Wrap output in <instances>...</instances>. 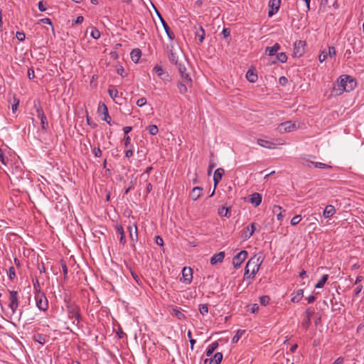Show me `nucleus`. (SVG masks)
Wrapping results in <instances>:
<instances>
[{"label":"nucleus","instance_id":"a18cd8bd","mask_svg":"<svg viewBox=\"0 0 364 364\" xmlns=\"http://www.w3.org/2000/svg\"><path fill=\"white\" fill-rule=\"evenodd\" d=\"M199 311L202 315H205L208 312V304H200L199 305Z\"/></svg>","mask_w":364,"mask_h":364},{"label":"nucleus","instance_id":"de8ad7c7","mask_svg":"<svg viewBox=\"0 0 364 364\" xmlns=\"http://www.w3.org/2000/svg\"><path fill=\"white\" fill-rule=\"evenodd\" d=\"M8 276L11 280H13L16 277V272L14 267H10L9 269Z\"/></svg>","mask_w":364,"mask_h":364},{"label":"nucleus","instance_id":"c85d7f7f","mask_svg":"<svg viewBox=\"0 0 364 364\" xmlns=\"http://www.w3.org/2000/svg\"><path fill=\"white\" fill-rule=\"evenodd\" d=\"M218 213L221 217L230 218L231 216L230 208L225 206L220 207Z\"/></svg>","mask_w":364,"mask_h":364},{"label":"nucleus","instance_id":"603ef678","mask_svg":"<svg viewBox=\"0 0 364 364\" xmlns=\"http://www.w3.org/2000/svg\"><path fill=\"white\" fill-rule=\"evenodd\" d=\"M131 274L132 276V277L134 278V279L135 280V282L139 284V285H141V280L140 279V277L136 274V272H134V271L131 270Z\"/></svg>","mask_w":364,"mask_h":364},{"label":"nucleus","instance_id":"3c124183","mask_svg":"<svg viewBox=\"0 0 364 364\" xmlns=\"http://www.w3.org/2000/svg\"><path fill=\"white\" fill-rule=\"evenodd\" d=\"M91 36L94 39H98L100 38V32L99 31V30H97L96 28H92V30L91 31Z\"/></svg>","mask_w":364,"mask_h":364},{"label":"nucleus","instance_id":"338daca9","mask_svg":"<svg viewBox=\"0 0 364 364\" xmlns=\"http://www.w3.org/2000/svg\"><path fill=\"white\" fill-rule=\"evenodd\" d=\"M38 6L39 11H41L42 12L45 11L46 10V8L43 1H41L38 2Z\"/></svg>","mask_w":364,"mask_h":364},{"label":"nucleus","instance_id":"ea45409f","mask_svg":"<svg viewBox=\"0 0 364 364\" xmlns=\"http://www.w3.org/2000/svg\"><path fill=\"white\" fill-rule=\"evenodd\" d=\"M277 58L278 61H279L282 63H286L287 60V56L286 53H283V52L277 53Z\"/></svg>","mask_w":364,"mask_h":364},{"label":"nucleus","instance_id":"4468645a","mask_svg":"<svg viewBox=\"0 0 364 364\" xmlns=\"http://www.w3.org/2000/svg\"><path fill=\"white\" fill-rule=\"evenodd\" d=\"M183 282L190 284L193 279V271L191 267H184L182 270Z\"/></svg>","mask_w":364,"mask_h":364},{"label":"nucleus","instance_id":"aec40b11","mask_svg":"<svg viewBox=\"0 0 364 364\" xmlns=\"http://www.w3.org/2000/svg\"><path fill=\"white\" fill-rule=\"evenodd\" d=\"M128 230L129 232V237L132 241L137 240L138 238V230L136 224H133V225H129L128 227Z\"/></svg>","mask_w":364,"mask_h":364},{"label":"nucleus","instance_id":"a19ab883","mask_svg":"<svg viewBox=\"0 0 364 364\" xmlns=\"http://www.w3.org/2000/svg\"><path fill=\"white\" fill-rule=\"evenodd\" d=\"M173 315L177 317L178 319L182 320L185 318V315L183 314L179 309H173Z\"/></svg>","mask_w":364,"mask_h":364},{"label":"nucleus","instance_id":"e2e57ef3","mask_svg":"<svg viewBox=\"0 0 364 364\" xmlns=\"http://www.w3.org/2000/svg\"><path fill=\"white\" fill-rule=\"evenodd\" d=\"M154 70L157 73V75L159 76H161L162 74H163V70H162V68L159 66V65H156L154 68Z\"/></svg>","mask_w":364,"mask_h":364},{"label":"nucleus","instance_id":"dca6fc26","mask_svg":"<svg viewBox=\"0 0 364 364\" xmlns=\"http://www.w3.org/2000/svg\"><path fill=\"white\" fill-rule=\"evenodd\" d=\"M225 174V171L222 168H218L215 171L213 176V181L215 187L221 181L223 176Z\"/></svg>","mask_w":364,"mask_h":364},{"label":"nucleus","instance_id":"680f3d73","mask_svg":"<svg viewBox=\"0 0 364 364\" xmlns=\"http://www.w3.org/2000/svg\"><path fill=\"white\" fill-rule=\"evenodd\" d=\"M93 154L96 157H100L102 156V151L99 147H95L93 149Z\"/></svg>","mask_w":364,"mask_h":364},{"label":"nucleus","instance_id":"6e6d98bb","mask_svg":"<svg viewBox=\"0 0 364 364\" xmlns=\"http://www.w3.org/2000/svg\"><path fill=\"white\" fill-rule=\"evenodd\" d=\"M146 104V99L145 97H141V98H139L137 101H136V105L138 107H143L144 105H145Z\"/></svg>","mask_w":364,"mask_h":364},{"label":"nucleus","instance_id":"f8f14e48","mask_svg":"<svg viewBox=\"0 0 364 364\" xmlns=\"http://www.w3.org/2000/svg\"><path fill=\"white\" fill-rule=\"evenodd\" d=\"M255 230V223H252L250 224V225L247 226L245 228L241 234V237L243 240H248L254 233Z\"/></svg>","mask_w":364,"mask_h":364},{"label":"nucleus","instance_id":"bf43d9fd","mask_svg":"<svg viewBox=\"0 0 364 364\" xmlns=\"http://www.w3.org/2000/svg\"><path fill=\"white\" fill-rule=\"evenodd\" d=\"M16 38H18V41H23L25 40L26 35L23 32L18 31L16 33Z\"/></svg>","mask_w":364,"mask_h":364},{"label":"nucleus","instance_id":"2eb2a0df","mask_svg":"<svg viewBox=\"0 0 364 364\" xmlns=\"http://www.w3.org/2000/svg\"><path fill=\"white\" fill-rule=\"evenodd\" d=\"M108 93L110 96V97L117 104L122 105V102L120 101L122 100V97H119V92L118 90L114 87L111 86L110 88L108 90Z\"/></svg>","mask_w":364,"mask_h":364},{"label":"nucleus","instance_id":"9d476101","mask_svg":"<svg viewBox=\"0 0 364 364\" xmlns=\"http://www.w3.org/2000/svg\"><path fill=\"white\" fill-rule=\"evenodd\" d=\"M247 252L246 250H242L239 253L235 255L232 259V264L235 268H238L240 267L242 263L245 260L247 257Z\"/></svg>","mask_w":364,"mask_h":364},{"label":"nucleus","instance_id":"a211bd4d","mask_svg":"<svg viewBox=\"0 0 364 364\" xmlns=\"http://www.w3.org/2000/svg\"><path fill=\"white\" fill-rule=\"evenodd\" d=\"M225 257V252H220L218 254L214 255L210 260V262L212 265H215L218 263H220L223 261Z\"/></svg>","mask_w":364,"mask_h":364},{"label":"nucleus","instance_id":"c9c22d12","mask_svg":"<svg viewBox=\"0 0 364 364\" xmlns=\"http://www.w3.org/2000/svg\"><path fill=\"white\" fill-rule=\"evenodd\" d=\"M33 339L40 344H44L46 343V336L41 333L34 336Z\"/></svg>","mask_w":364,"mask_h":364},{"label":"nucleus","instance_id":"473e14b6","mask_svg":"<svg viewBox=\"0 0 364 364\" xmlns=\"http://www.w3.org/2000/svg\"><path fill=\"white\" fill-rule=\"evenodd\" d=\"M218 347V343L215 341L210 344L206 349V355L210 357L212 355L215 349Z\"/></svg>","mask_w":364,"mask_h":364},{"label":"nucleus","instance_id":"c756f323","mask_svg":"<svg viewBox=\"0 0 364 364\" xmlns=\"http://www.w3.org/2000/svg\"><path fill=\"white\" fill-rule=\"evenodd\" d=\"M223 359V354L221 353H216L213 358L209 359L208 364H220Z\"/></svg>","mask_w":364,"mask_h":364},{"label":"nucleus","instance_id":"7c9ffc66","mask_svg":"<svg viewBox=\"0 0 364 364\" xmlns=\"http://www.w3.org/2000/svg\"><path fill=\"white\" fill-rule=\"evenodd\" d=\"M257 144L262 146V147H265V148H267V149H274V144L271 141H269L267 140H264V139H257Z\"/></svg>","mask_w":364,"mask_h":364},{"label":"nucleus","instance_id":"864d4df0","mask_svg":"<svg viewBox=\"0 0 364 364\" xmlns=\"http://www.w3.org/2000/svg\"><path fill=\"white\" fill-rule=\"evenodd\" d=\"M145 183L146 193L145 196H146L151 191H152V185L148 181Z\"/></svg>","mask_w":364,"mask_h":364},{"label":"nucleus","instance_id":"423d86ee","mask_svg":"<svg viewBox=\"0 0 364 364\" xmlns=\"http://www.w3.org/2000/svg\"><path fill=\"white\" fill-rule=\"evenodd\" d=\"M306 42L304 41H296L294 44L293 57H301L305 53Z\"/></svg>","mask_w":364,"mask_h":364},{"label":"nucleus","instance_id":"774afa93","mask_svg":"<svg viewBox=\"0 0 364 364\" xmlns=\"http://www.w3.org/2000/svg\"><path fill=\"white\" fill-rule=\"evenodd\" d=\"M344 358L343 357L338 358L332 364H343Z\"/></svg>","mask_w":364,"mask_h":364},{"label":"nucleus","instance_id":"13d9d810","mask_svg":"<svg viewBox=\"0 0 364 364\" xmlns=\"http://www.w3.org/2000/svg\"><path fill=\"white\" fill-rule=\"evenodd\" d=\"M328 55L330 57H334L336 54V48L333 46L328 47Z\"/></svg>","mask_w":364,"mask_h":364},{"label":"nucleus","instance_id":"052dcab7","mask_svg":"<svg viewBox=\"0 0 364 364\" xmlns=\"http://www.w3.org/2000/svg\"><path fill=\"white\" fill-rule=\"evenodd\" d=\"M155 242L159 246H163L164 240L161 237L158 235L155 237Z\"/></svg>","mask_w":364,"mask_h":364},{"label":"nucleus","instance_id":"69168bd1","mask_svg":"<svg viewBox=\"0 0 364 364\" xmlns=\"http://www.w3.org/2000/svg\"><path fill=\"white\" fill-rule=\"evenodd\" d=\"M357 333H362L364 334V321L360 323L357 328Z\"/></svg>","mask_w":364,"mask_h":364},{"label":"nucleus","instance_id":"39448f33","mask_svg":"<svg viewBox=\"0 0 364 364\" xmlns=\"http://www.w3.org/2000/svg\"><path fill=\"white\" fill-rule=\"evenodd\" d=\"M36 306L41 311H46L48 309V301L46 294L43 293H37L35 294Z\"/></svg>","mask_w":364,"mask_h":364},{"label":"nucleus","instance_id":"58836bf2","mask_svg":"<svg viewBox=\"0 0 364 364\" xmlns=\"http://www.w3.org/2000/svg\"><path fill=\"white\" fill-rule=\"evenodd\" d=\"M245 333V331L244 330H238L236 333V334L233 336L232 339V342L233 343H237L239 339L241 338V336H242V334Z\"/></svg>","mask_w":364,"mask_h":364},{"label":"nucleus","instance_id":"f3484780","mask_svg":"<svg viewBox=\"0 0 364 364\" xmlns=\"http://www.w3.org/2000/svg\"><path fill=\"white\" fill-rule=\"evenodd\" d=\"M262 195L259 193H254L250 196V202L255 207L259 206L262 203Z\"/></svg>","mask_w":364,"mask_h":364},{"label":"nucleus","instance_id":"37998d69","mask_svg":"<svg viewBox=\"0 0 364 364\" xmlns=\"http://www.w3.org/2000/svg\"><path fill=\"white\" fill-rule=\"evenodd\" d=\"M270 298L269 296L264 295L259 297V302L262 305L266 306L269 303Z\"/></svg>","mask_w":364,"mask_h":364},{"label":"nucleus","instance_id":"6e6552de","mask_svg":"<svg viewBox=\"0 0 364 364\" xmlns=\"http://www.w3.org/2000/svg\"><path fill=\"white\" fill-rule=\"evenodd\" d=\"M97 112L100 114L103 115L102 120L105 121L109 125H112L111 117L109 114L108 108L103 102H100L98 105Z\"/></svg>","mask_w":364,"mask_h":364},{"label":"nucleus","instance_id":"ddd939ff","mask_svg":"<svg viewBox=\"0 0 364 364\" xmlns=\"http://www.w3.org/2000/svg\"><path fill=\"white\" fill-rule=\"evenodd\" d=\"M281 0H269V12L268 16L272 17L274 14H276L280 7Z\"/></svg>","mask_w":364,"mask_h":364},{"label":"nucleus","instance_id":"79ce46f5","mask_svg":"<svg viewBox=\"0 0 364 364\" xmlns=\"http://www.w3.org/2000/svg\"><path fill=\"white\" fill-rule=\"evenodd\" d=\"M313 166L315 168H323V169L331 168V166L330 165H328L326 164H323V163H321V162H314V165Z\"/></svg>","mask_w":364,"mask_h":364},{"label":"nucleus","instance_id":"e433bc0d","mask_svg":"<svg viewBox=\"0 0 364 364\" xmlns=\"http://www.w3.org/2000/svg\"><path fill=\"white\" fill-rule=\"evenodd\" d=\"M33 282L34 294H36L37 293H43L41 290V286H40L38 279L37 278H36L35 279H33Z\"/></svg>","mask_w":364,"mask_h":364},{"label":"nucleus","instance_id":"cd10ccee","mask_svg":"<svg viewBox=\"0 0 364 364\" xmlns=\"http://www.w3.org/2000/svg\"><path fill=\"white\" fill-rule=\"evenodd\" d=\"M130 55L132 61H134V63H138L141 56V51L139 48H135L132 50V51L130 53Z\"/></svg>","mask_w":364,"mask_h":364},{"label":"nucleus","instance_id":"c03bdc74","mask_svg":"<svg viewBox=\"0 0 364 364\" xmlns=\"http://www.w3.org/2000/svg\"><path fill=\"white\" fill-rule=\"evenodd\" d=\"M301 216L300 215H297L292 218L290 223L291 225L294 226V225H296L297 224H299L301 222Z\"/></svg>","mask_w":364,"mask_h":364},{"label":"nucleus","instance_id":"0eeeda50","mask_svg":"<svg viewBox=\"0 0 364 364\" xmlns=\"http://www.w3.org/2000/svg\"><path fill=\"white\" fill-rule=\"evenodd\" d=\"M297 129V127L295 123H293L291 121H287L279 124L277 127V131L284 134L286 132H290Z\"/></svg>","mask_w":364,"mask_h":364},{"label":"nucleus","instance_id":"4c0bfd02","mask_svg":"<svg viewBox=\"0 0 364 364\" xmlns=\"http://www.w3.org/2000/svg\"><path fill=\"white\" fill-rule=\"evenodd\" d=\"M146 129L151 135H156L159 132V129L156 125L152 124L147 127Z\"/></svg>","mask_w":364,"mask_h":364},{"label":"nucleus","instance_id":"393cba45","mask_svg":"<svg viewBox=\"0 0 364 364\" xmlns=\"http://www.w3.org/2000/svg\"><path fill=\"white\" fill-rule=\"evenodd\" d=\"M196 38L198 39L199 43H202L205 39V31L202 26H199V28L196 31Z\"/></svg>","mask_w":364,"mask_h":364},{"label":"nucleus","instance_id":"8fccbe9b","mask_svg":"<svg viewBox=\"0 0 364 364\" xmlns=\"http://www.w3.org/2000/svg\"><path fill=\"white\" fill-rule=\"evenodd\" d=\"M301 164L304 165V166H306L307 167H311V165H314V161H311L309 159H307L306 157H302L301 158Z\"/></svg>","mask_w":364,"mask_h":364},{"label":"nucleus","instance_id":"72a5a7b5","mask_svg":"<svg viewBox=\"0 0 364 364\" xmlns=\"http://www.w3.org/2000/svg\"><path fill=\"white\" fill-rule=\"evenodd\" d=\"M153 168L152 166H148L146 170L140 175V179L144 180V182H147L149 180V174L151 171H152Z\"/></svg>","mask_w":364,"mask_h":364},{"label":"nucleus","instance_id":"a878e982","mask_svg":"<svg viewBox=\"0 0 364 364\" xmlns=\"http://www.w3.org/2000/svg\"><path fill=\"white\" fill-rule=\"evenodd\" d=\"M115 230L119 234V236H120L119 242H120V243H122L124 245L126 243V239H125V233H124V231L122 225H117L115 226Z\"/></svg>","mask_w":364,"mask_h":364},{"label":"nucleus","instance_id":"4d7b16f0","mask_svg":"<svg viewBox=\"0 0 364 364\" xmlns=\"http://www.w3.org/2000/svg\"><path fill=\"white\" fill-rule=\"evenodd\" d=\"M221 34L224 38L229 37L230 36V29L224 28Z\"/></svg>","mask_w":364,"mask_h":364},{"label":"nucleus","instance_id":"0e129e2a","mask_svg":"<svg viewBox=\"0 0 364 364\" xmlns=\"http://www.w3.org/2000/svg\"><path fill=\"white\" fill-rule=\"evenodd\" d=\"M28 77L30 80H32L35 77V73L33 68H29L28 70Z\"/></svg>","mask_w":364,"mask_h":364},{"label":"nucleus","instance_id":"4be33fe9","mask_svg":"<svg viewBox=\"0 0 364 364\" xmlns=\"http://www.w3.org/2000/svg\"><path fill=\"white\" fill-rule=\"evenodd\" d=\"M202 192H203V188L199 187V186L193 188L191 193V197L192 200H198L200 197Z\"/></svg>","mask_w":364,"mask_h":364},{"label":"nucleus","instance_id":"bb28decb","mask_svg":"<svg viewBox=\"0 0 364 364\" xmlns=\"http://www.w3.org/2000/svg\"><path fill=\"white\" fill-rule=\"evenodd\" d=\"M159 18L161 19V23L163 25V27L167 34V36H168V38L170 39H173L174 38V34L171 31V28L170 27L168 26V25L167 24V23L163 19V18L159 15Z\"/></svg>","mask_w":364,"mask_h":364},{"label":"nucleus","instance_id":"5fc2aeb1","mask_svg":"<svg viewBox=\"0 0 364 364\" xmlns=\"http://www.w3.org/2000/svg\"><path fill=\"white\" fill-rule=\"evenodd\" d=\"M328 53L326 51L323 50L321 52V53L319 55L318 60L321 63H323L325 61L327 58Z\"/></svg>","mask_w":364,"mask_h":364},{"label":"nucleus","instance_id":"5701e85b","mask_svg":"<svg viewBox=\"0 0 364 364\" xmlns=\"http://www.w3.org/2000/svg\"><path fill=\"white\" fill-rule=\"evenodd\" d=\"M336 213V209L333 205H328L323 213V215L325 218H328L334 215Z\"/></svg>","mask_w":364,"mask_h":364},{"label":"nucleus","instance_id":"09e8293b","mask_svg":"<svg viewBox=\"0 0 364 364\" xmlns=\"http://www.w3.org/2000/svg\"><path fill=\"white\" fill-rule=\"evenodd\" d=\"M60 264H61V266H62V269H63V272L64 279H66V277H67V274H68V267L66 265V263L63 260L60 261Z\"/></svg>","mask_w":364,"mask_h":364},{"label":"nucleus","instance_id":"412c9836","mask_svg":"<svg viewBox=\"0 0 364 364\" xmlns=\"http://www.w3.org/2000/svg\"><path fill=\"white\" fill-rule=\"evenodd\" d=\"M291 296V301L297 303L302 299L304 296V290L302 289H297L292 293Z\"/></svg>","mask_w":364,"mask_h":364},{"label":"nucleus","instance_id":"20e7f679","mask_svg":"<svg viewBox=\"0 0 364 364\" xmlns=\"http://www.w3.org/2000/svg\"><path fill=\"white\" fill-rule=\"evenodd\" d=\"M356 82L349 75H343L338 84V90L339 95L343 91L350 92L355 87Z\"/></svg>","mask_w":364,"mask_h":364},{"label":"nucleus","instance_id":"7ed1b4c3","mask_svg":"<svg viewBox=\"0 0 364 364\" xmlns=\"http://www.w3.org/2000/svg\"><path fill=\"white\" fill-rule=\"evenodd\" d=\"M65 308L69 319L74 318L73 324L79 327L80 323L82 321L80 307L75 302L65 301Z\"/></svg>","mask_w":364,"mask_h":364},{"label":"nucleus","instance_id":"b1692460","mask_svg":"<svg viewBox=\"0 0 364 364\" xmlns=\"http://www.w3.org/2000/svg\"><path fill=\"white\" fill-rule=\"evenodd\" d=\"M191 84V80L189 82L185 81L184 78H182L181 82H178V88L181 94H185L188 91L187 86Z\"/></svg>","mask_w":364,"mask_h":364},{"label":"nucleus","instance_id":"6ab92c4d","mask_svg":"<svg viewBox=\"0 0 364 364\" xmlns=\"http://www.w3.org/2000/svg\"><path fill=\"white\" fill-rule=\"evenodd\" d=\"M281 46L279 43H276L272 47H267L265 49V53L269 56H273L277 54L279 50H280Z\"/></svg>","mask_w":364,"mask_h":364},{"label":"nucleus","instance_id":"49530a36","mask_svg":"<svg viewBox=\"0 0 364 364\" xmlns=\"http://www.w3.org/2000/svg\"><path fill=\"white\" fill-rule=\"evenodd\" d=\"M311 325V318H305L304 321L301 322V326L305 328V330H307Z\"/></svg>","mask_w":364,"mask_h":364},{"label":"nucleus","instance_id":"f257e3e1","mask_svg":"<svg viewBox=\"0 0 364 364\" xmlns=\"http://www.w3.org/2000/svg\"><path fill=\"white\" fill-rule=\"evenodd\" d=\"M168 57L170 62L176 66L181 78H184L186 82H189L191 77L186 73V68L183 64L184 55L182 50L179 48H174L173 46H171L168 50Z\"/></svg>","mask_w":364,"mask_h":364},{"label":"nucleus","instance_id":"f03ea898","mask_svg":"<svg viewBox=\"0 0 364 364\" xmlns=\"http://www.w3.org/2000/svg\"><path fill=\"white\" fill-rule=\"evenodd\" d=\"M262 262L263 258L261 257H257L256 255L252 257L246 264L244 279H249L250 277L254 278L259 271Z\"/></svg>","mask_w":364,"mask_h":364},{"label":"nucleus","instance_id":"9b49d317","mask_svg":"<svg viewBox=\"0 0 364 364\" xmlns=\"http://www.w3.org/2000/svg\"><path fill=\"white\" fill-rule=\"evenodd\" d=\"M37 116L41 120L42 129L46 132L48 129V122L47 121L46 116L44 114V112L41 107H38L36 109Z\"/></svg>","mask_w":364,"mask_h":364},{"label":"nucleus","instance_id":"f704fd0d","mask_svg":"<svg viewBox=\"0 0 364 364\" xmlns=\"http://www.w3.org/2000/svg\"><path fill=\"white\" fill-rule=\"evenodd\" d=\"M328 279V275L323 274L322 276V277L321 278V279H319L318 282L316 284L315 288L321 289V288L323 287V286L326 284V282H327Z\"/></svg>","mask_w":364,"mask_h":364},{"label":"nucleus","instance_id":"2f4dec72","mask_svg":"<svg viewBox=\"0 0 364 364\" xmlns=\"http://www.w3.org/2000/svg\"><path fill=\"white\" fill-rule=\"evenodd\" d=\"M246 77L250 82H255L257 80V75L252 70H249L246 73Z\"/></svg>","mask_w":364,"mask_h":364},{"label":"nucleus","instance_id":"1a4fd4ad","mask_svg":"<svg viewBox=\"0 0 364 364\" xmlns=\"http://www.w3.org/2000/svg\"><path fill=\"white\" fill-rule=\"evenodd\" d=\"M10 303L9 307L11 309L12 314H14L18 307V292L16 291H9Z\"/></svg>","mask_w":364,"mask_h":364}]
</instances>
